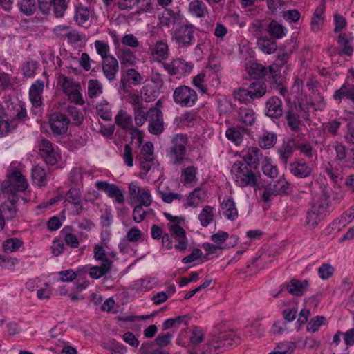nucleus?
I'll return each instance as SVG.
<instances>
[{"label":"nucleus","mask_w":354,"mask_h":354,"mask_svg":"<svg viewBox=\"0 0 354 354\" xmlns=\"http://www.w3.org/2000/svg\"><path fill=\"white\" fill-rule=\"evenodd\" d=\"M329 198L330 195L323 189L319 197L313 201L306 215L305 226L308 229H315L329 213Z\"/></svg>","instance_id":"f257e3e1"},{"label":"nucleus","mask_w":354,"mask_h":354,"mask_svg":"<svg viewBox=\"0 0 354 354\" xmlns=\"http://www.w3.org/2000/svg\"><path fill=\"white\" fill-rule=\"evenodd\" d=\"M17 166L16 162H12L8 169V179L3 181L1 186V190L4 194H16V192H24L28 186L25 176Z\"/></svg>","instance_id":"f03ea898"},{"label":"nucleus","mask_w":354,"mask_h":354,"mask_svg":"<svg viewBox=\"0 0 354 354\" xmlns=\"http://www.w3.org/2000/svg\"><path fill=\"white\" fill-rule=\"evenodd\" d=\"M231 173L239 187H254L257 184V176L243 162H235L231 168Z\"/></svg>","instance_id":"7ed1b4c3"},{"label":"nucleus","mask_w":354,"mask_h":354,"mask_svg":"<svg viewBox=\"0 0 354 354\" xmlns=\"http://www.w3.org/2000/svg\"><path fill=\"white\" fill-rule=\"evenodd\" d=\"M239 339L232 331L216 332L209 337L208 346L209 354L214 352H223L237 344Z\"/></svg>","instance_id":"20e7f679"},{"label":"nucleus","mask_w":354,"mask_h":354,"mask_svg":"<svg viewBox=\"0 0 354 354\" xmlns=\"http://www.w3.org/2000/svg\"><path fill=\"white\" fill-rule=\"evenodd\" d=\"M187 143L188 137L185 134H176L171 138V145L167 150V154L173 165H180L183 163L187 152Z\"/></svg>","instance_id":"39448f33"},{"label":"nucleus","mask_w":354,"mask_h":354,"mask_svg":"<svg viewBox=\"0 0 354 354\" xmlns=\"http://www.w3.org/2000/svg\"><path fill=\"white\" fill-rule=\"evenodd\" d=\"M195 27L191 24H179L171 33V41L178 48H187L194 44Z\"/></svg>","instance_id":"423d86ee"},{"label":"nucleus","mask_w":354,"mask_h":354,"mask_svg":"<svg viewBox=\"0 0 354 354\" xmlns=\"http://www.w3.org/2000/svg\"><path fill=\"white\" fill-rule=\"evenodd\" d=\"M174 102L182 107H192L198 100L196 92L187 86L177 87L173 93Z\"/></svg>","instance_id":"0eeeda50"},{"label":"nucleus","mask_w":354,"mask_h":354,"mask_svg":"<svg viewBox=\"0 0 354 354\" xmlns=\"http://www.w3.org/2000/svg\"><path fill=\"white\" fill-rule=\"evenodd\" d=\"M40 155L46 163L54 165L59 158L57 148L51 142L46 138L41 139L39 142Z\"/></svg>","instance_id":"6e6552de"},{"label":"nucleus","mask_w":354,"mask_h":354,"mask_svg":"<svg viewBox=\"0 0 354 354\" xmlns=\"http://www.w3.org/2000/svg\"><path fill=\"white\" fill-rule=\"evenodd\" d=\"M95 187L99 190L104 192L115 203L118 204H123L124 203V190L117 185L109 183L106 181H97L95 183Z\"/></svg>","instance_id":"1a4fd4ad"},{"label":"nucleus","mask_w":354,"mask_h":354,"mask_svg":"<svg viewBox=\"0 0 354 354\" xmlns=\"http://www.w3.org/2000/svg\"><path fill=\"white\" fill-rule=\"evenodd\" d=\"M164 68L171 75L183 76L191 73L193 65L181 58L173 59L168 63H163Z\"/></svg>","instance_id":"9d476101"},{"label":"nucleus","mask_w":354,"mask_h":354,"mask_svg":"<svg viewBox=\"0 0 354 354\" xmlns=\"http://www.w3.org/2000/svg\"><path fill=\"white\" fill-rule=\"evenodd\" d=\"M349 73L353 78L346 80L341 87L335 91L333 95L334 100L338 103H340L343 99H347L354 104V70L351 69Z\"/></svg>","instance_id":"9b49d317"},{"label":"nucleus","mask_w":354,"mask_h":354,"mask_svg":"<svg viewBox=\"0 0 354 354\" xmlns=\"http://www.w3.org/2000/svg\"><path fill=\"white\" fill-rule=\"evenodd\" d=\"M185 20V17L179 9L165 8L159 15V24L164 27H169L171 24H180Z\"/></svg>","instance_id":"f8f14e48"},{"label":"nucleus","mask_w":354,"mask_h":354,"mask_svg":"<svg viewBox=\"0 0 354 354\" xmlns=\"http://www.w3.org/2000/svg\"><path fill=\"white\" fill-rule=\"evenodd\" d=\"M241 156L245 162L244 163L254 169H257L258 165L265 159L262 151L257 147H250L243 150Z\"/></svg>","instance_id":"ddd939ff"},{"label":"nucleus","mask_w":354,"mask_h":354,"mask_svg":"<svg viewBox=\"0 0 354 354\" xmlns=\"http://www.w3.org/2000/svg\"><path fill=\"white\" fill-rule=\"evenodd\" d=\"M69 120L61 113H54L50 115V127L55 136L65 134L68 130Z\"/></svg>","instance_id":"4468645a"},{"label":"nucleus","mask_w":354,"mask_h":354,"mask_svg":"<svg viewBox=\"0 0 354 354\" xmlns=\"http://www.w3.org/2000/svg\"><path fill=\"white\" fill-rule=\"evenodd\" d=\"M102 69L104 76L108 81L113 82L115 80L119 71L118 59L113 56L102 60Z\"/></svg>","instance_id":"2eb2a0df"},{"label":"nucleus","mask_w":354,"mask_h":354,"mask_svg":"<svg viewBox=\"0 0 354 354\" xmlns=\"http://www.w3.org/2000/svg\"><path fill=\"white\" fill-rule=\"evenodd\" d=\"M171 236L178 242L174 245L176 250L184 251L187 246V239L185 230L176 223H169L168 225Z\"/></svg>","instance_id":"dca6fc26"},{"label":"nucleus","mask_w":354,"mask_h":354,"mask_svg":"<svg viewBox=\"0 0 354 354\" xmlns=\"http://www.w3.org/2000/svg\"><path fill=\"white\" fill-rule=\"evenodd\" d=\"M151 116L148 130L153 135H160L164 130L163 115L162 111L156 108H151Z\"/></svg>","instance_id":"f3484780"},{"label":"nucleus","mask_w":354,"mask_h":354,"mask_svg":"<svg viewBox=\"0 0 354 354\" xmlns=\"http://www.w3.org/2000/svg\"><path fill=\"white\" fill-rule=\"evenodd\" d=\"M44 88V82L38 80L33 83L29 89V100L33 107L37 108L43 105L42 94Z\"/></svg>","instance_id":"a211bd4d"},{"label":"nucleus","mask_w":354,"mask_h":354,"mask_svg":"<svg viewBox=\"0 0 354 354\" xmlns=\"http://www.w3.org/2000/svg\"><path fill=\"white\" fill-rule=\"evenodd\" d=\"M290 173L297 178H304L312 173V168L303 159L297 160L289 165Z\"/></svg>","instance_id":"6ab92c4d"},{"label":"nucleus","mask_w":354,"mask_h":354,"mask_svg":"<svg viewBox=\"0 0 354 354\" xmlns=\"http://www.w3.org/2000/svg\"><path fill=\"white\" fill-rule=\"evenodd\" d=\"M149 49L151 55L158 62H162L169 57V46L166 39L157 41Z\"/></svg>","instance_id":"aec40b11"},{"label":"nucleus","mask_w":354,"mask_h":354,"mask_svg":"<svg viewBox=\"0 0 354 354\" xmlns=\"http://www.w3.org/2000/svg\"><path fill=\"white\" fill-rule=\"evenodd\" d=\"M115 122L122 129L130 131L131 134L139 132V130L133 125L131 115L123 110L119 111L115 116Z\"/></svg>","instance_id":"412c9836"},{"label":"nucleus","mask_w":354,"mask_h":354,"mask_svg":"<svg viewBox=\"0 0 354 354\" xmlns=\"http://www.w3.org/2000/svg\"><path fill=\"white\" fill-rule=\"evenodd\" d=\"M19 197L16 194L9 195L8 200L0 206V209L7 219L13 218L17 212V203Z\"/></svg>","instance_id":"4be33fe9"},{"label":"nucleus","mask_w":354,"mask_h":354,"mask_svg":"<svg viewBox=\"0 0 354 354\" xmlns=\"http://www.w3.org/2000/svg\"><path fill=\"white\" fill-rule=\"evenodd\" d=\"M136 50L127 47H121L118 49V57L121 65L125 67L132 66L136 64Z\"/></svg>","instance_id":"5701e85b"},{"label":"nucleus","mask_w":354,"mask_h":354,"mask_svg":"<svg viewBox=\"0 0 354 354\" xmlns=\"http://www.w3.org/2000/svg\"><path fill=\"white\" fill-rule=\"evenodd\" d=\"M266 115L272 118H279L283 114L282 101L277 97L270 98L266 102Z\"/></svg>","instance_id":"b1692460"},{"label":"nucleus","mask_w":354,"mask_h":354,"mask_svg":"<svg viewBox=\"0 0 354 354\" xmlns=\"http://www.w3.org/2000/svg\"><path fill=\"white\" fill-rule=\"evenodd\" d=\"M309 281L308 280L292 279L287 285V290L294 296L299 297L303 295L309 289Z\"/></svg>","instance_id":"393cba45"},{"label":"nucleus","mask_w":354,"mask_h":354,"mask_svg":"<svg viewBox=\"0 0 354 354\" xmlns=\"http://www.w3.org/2000/svg\"><path fill=\"white\" fill-rule=\"evenodd\" d=\"M189 12L197 17L204 18L209 16V11L206 4L201 0H194L189 3Z\"/></svg>","instance_id":"a878e982"},{"label":"nucleus","mask_w":354,"mask_h":354,"mask_svg":"<svg viewBox=\"0 0 354 354\" xmlns=\"http://www.w3.org/2000/svg\"><path fill=\"white\" fill-rule=\"evenodd\" d=\"M140 93L142 100L146 102H151L159 96L160 90L155 82H149L142 88Z\"/></svg>","instance_id":"bb28decb"},{"label":"nucleus","mask_w":354,"mask_h":354,"mask_svg":"<svg viewBox=\"0 0 354 354\" xmlns=\"http://www.w3.org/2000/svg\"><path fill=\"white\" fill-rule=\"evenodd\" d=\"M207 198V192L204 189L198 187L193 190L187 196L185 206L196 207Z\"/></svg>","instance_id":"cd10ccee"},{"label":"nucleus","mask_w":354,"mask_h":354,"mask_svg":"<svg viewBox=\"0 0 354 354\" xmlns=\"http://www.w3.org/2000/svg\"><path fill=\"white\" fill-rule=\"evenodd\" d=\"M58 84L62 88L63 92L66 95H69L73 91H76L80 88V84L75 82L73 78L66 77L64 74H59L58 76Z\"/></svg>","instance_id":"c85d7f7f"},{"label":"nucleus","mask_w":354,"mask_h":354,"mask_svg":"<svg viewBox=\"0 0 354 354\" xmlns=\"http://www.w3.org/2000/svg\"><path fill=\"white\" fill-rule=\"evenodd\" d=\"M250 99L254 100L264 96L267 92V86L265 82L261 81H254L250 84L248 86Z\"/></svg>","instance_id":"c756f323"},{"label":"nucleus","mask_w":354,"mask_h":354,"mask_svg":"<svg viewBox=\"0 0 354 354\" xmlns=\"http://www.w3.org/2000/svg\"><path fill=\"white\" fill-rule=\"evenodd\" d=\"M112 265L113 261H105L100 266H93L89 270V276L93 279H98L111 272Z\"/></svg>","instance_id":"7c9ffc66"},{"label":"nucleus","mask_w":354,"mask_h":354,"mask_svg":"<svg viewBox=\"0 0 354 354\" xmlns=\"http://www.w3.org/2000/svg\"><path fill=\"white\" fill-rule=\"evenodd\" d=\"M259 48L266 54L274 53L277 48L275 40L267 36H261L257 39Z\"/></svg>","instance_id":"2f4dec72"},{"label":"nucleus","mask_w":354,"mask_h":354,"mask_svg":"<svg viewBox=\"0 0 354 354\" xmlns=\"http://www.w3.org/2000/svg\"><path fill=\"white\" fill-rule=\"evenodd\" d=\"M324 18V5L322 3L316 8L312 17L310 26L313 32H318L321 29Z\"/></svg>","instance_id":"473e14b6"},{"label":"nucleus","mask_w":354,"mask_h":354,"mask_svg":"<svg viewBox=\"0 0 354 354\" xmlns=\"http://www.w3.org/2000/svg\"><path fill=\"white\" fill-rule=\"evenodd\" d=\"M267 32L274 39L283 38L286 35V28L275 20H272L266 28Z\"/></svg>","instance_id":"72a5a7b5"},{"label":"nucleus","mask_w":354,"mask_h":354,"mask_svg":"<svg viewBox=\"0 0 354 354\" xmlns=\"http://www.w3.org/2000/svg\"><path fill=\"white\" fill-rule=\"evenodd\" d=\"M31 176L33 183L38 186L44 187L47 185V174L42 167L39 165L34 166L31 170Z\"/></svg>","instance_id":"f704fd0d"},{"label":"nucleus","mask_w":354,"mask_h":354,"mask_svg":"<svg viewBox=\"0 0 354 354\" xmlns=\"http://www.w3.org/2000/svg\"><path fill=\"white\" fill-rule=\"evenodd\" d=\"M91 12L87 7L77 6L74 19L77 25L87 27L89 24Z\"/></svg>","instance_id":"c9c22d12"},{"label":"nucleus","mask_w":354,"mask_h":354,"mask_svg":"<svg viewBox=\"0 0 354 354\" xmlns=\"http://www.w3.org/2000/svg\"><path fill=\"white\" fill-rule=\"evenodd\" d=\"M197 169L194 166H189L182 170L180 178L185 186L193 187L195 185Z\"/></svg>","instance_id":"e433bc0d"},{"label":"nucleus","mask_w":354,"mask_h":354,"mask_svg":"<svg viewBox=\"0 0 354 354\" xmlns=\"http://www.w3.org/2000/svg\"><path fill=\"white\" fill-rule=\"evenodd\" d=\"M66 201L75 205L77 214L82 210V196L79 189L71 188L66 194Z\"/></svg>","instance_id":"4c0bfd02"},{"label":"nucleus","mask_w":354,"mask_h":354,"mask_svg":"<svg viewBox=\"0 0 354 354\" xmlns=\"http://www.w3.org/2000/svg\"><path fill=\"white\" fill-rule=\"evenodd\" d=\"M221 207L223 214L229 220L234 221L237 217L238 211L232 199H224Z\"/></svg>","instance_id":"58836bf2"},{"label":"nucleus","mask_w":354,"mask_h":354,"mask_svg":"<svg viewBox=\"0 0 354 354\" xmlns=\"http://www.w3.org/2000/svg\"><path fill=\"white\" fill-rule=\"evenodd\" d=\"M287 124L293 132H299L301 129V122L299 115L293 110H289L286 114Z\"/></svg>","instance_id":"ea45409f"},{"label":"nucleus","mask_w":354,"mask_h":354,"mask_svg":"<svg viewBox=\"0 0 354 354\" xmlns=\"http://www.w3.org/2000/svg\"><path fill=\"white\" fill-rule=\"evenodd\" d=\"M247 71L253 79H259L266 76L267 68L261 64L251 62L247 66Z\"/></svg>","instance_id":"a19ab883"},{"label":"nucleus","mask_w":354,"mask_h":354,"mask_svg":"<svg viewBox=\"0 0 354 354\" xmlns=\"http://www.w3.org/2000/svg\"><path fill=\"white\" fill-rule=\"evenodd\" d=\"M244 131L245 129L242 127H230L227 129L225 136L229 140L239 145L243 142Z\"/></svg>","instance_id":"79ce46f5"},{"label":"nucleus","mask_w":354,"mask_h":354,"mask_svg":"<svg viewBox=\"0 0 354 354\" xmlns=\"http://www.w3.org/2000/svg\"><path fill=\"white\" fill-rule=\"evenodd\" d=\"M239 118L240 122L245 125L251 126L254 124L256 121V115L253 109L241 107L239 111Z\"/></svg>","instance_id":"37998d69"},{"label":"nucleus","mask_w":354,"mask_h":354,"mask_svg":"<svg viewBox=\"0 0 354 354\" xmlns=\"http://www.w3.org/2000/svg\"><path fill=\"white\" fill-rule=\"evenodd\" d=\"M214 208L209 205L205 206L198 215V219L203 227H207L214 220Z\"/></svg>","instance_id":"c03bdc74"},{"label":"nucleus","mask_w":354,"mask_h":354,"mask_svg":"<svg viewBox=\"0 0 354 354\" xmlns=\"http://www.w3.org/2000/svg\"><path fill=\"white\" fill-rule=\"evenodd\" d=\"M144 107L135 108L133 111L134 120L137 127L142 126L147 120H149L152 113L151 109L145 111Z\"/></svg>","instance_id":"a18cd8bd"},{"label":"nucleus","mask_w":354,"mask_h":354,"mask_svg":"<svg viewBox=\"0 0 354 354\" xmlns=\"http://www.w3.org/2000/svg\"><path fill=\"white\" fill-rule=\"evenodd\" d=\"M326 149L328 150H335L336 152V159L344 162H346L347 148L338 141L329 144Z\"/></svg>","instance_id":"49530a36"},{"label":"nucleus","mask_w":354,"mask_h":354,"mask_svg":"<svg viewBox=\"0 0 354 354\" xmlns=\"http://www.w3.org/2000/svg\"><path fill=\"white\" fill-rule=\"evenodd\" d=\"M277 140L275 133L265 132L259 137L258 142L261 148L267 149L272 148L275 145Z\"/></svg>","instance_id":"de8ad7c7"},{"label":"nucleus","mask_w":354,"mask_h":354,"mask_svg":"<svg viewBox=\"0 0 354 354\" xmlns=\"http://www.w3.org/2000/svg\"><path fill=\"white\" fill-rule=\"evenodd\" d=\"M103 92L102 83L97 80H90L88 82V96L91 99L99 97Z\"/></svg>","instance_id":"09e8293b"},{"label":"nucleus","mask_w":354,"mask_h":354,"mask_svg":"<svg viewBox=\"0 0 354 354\" xmlns=\"http://www.w3.org/2000/svg\"><path fill=\"white\" fill-rule=\"evenodd\" d=\"M261 164V170L266 176L271 178H276L278 176V169L276 165H272L270 158L265 156V159Z\"/></svg>","instance_id":"8fccbe9b"},{"label":"nucleus","mask_w":354,"mask_h":354,"mask_svg":"<svg viewBox=\"0 0 354 354\" xmlns=\"http://www.w3.org/2000/svg\"><path fill=\"white\" fill-rule=\"evenodd\" d=\"M155 165L154 158H141L140 162V178H145L151 169H155Z\"/></svg>","instance_id":"3c124183"},{"label":"nucleus","mask_w":354,"mask_h":354,"mask_svg":"<svg viewBox=\"0 0 354 354\" xmlns=\"http://www.w3.org/2000/svg\"><path fill=\"white\" fill-rule=\"evenodd\" d=\"M278 153L282 162L286 164L288 159L292 156L293 153L292 145L290 142H283V144L279 147Z\"/></svg>","instance_id":"603ef678"},{"label":"nucleus","mask_w":354,"mask_h":354,"mask_svg":"<svg viewBox=\"0 0 354 354\" xmlns=\"http://www.w3.org/2000/svg\"><path fill=\"white\" fill-rule=\"evenodd\" d=\"M97 53L100 55L102 60H104L109 57H113L109 54L110 47L104 41L97 40L94 43Z\"/></svg>","instance_id":"864d4df0"},{"label":"nucleus","mask_w":354,"mask_h":354,"mask_svg":"<svg viewBox=\"0 0 354 354\" xmlns=\"http://www.w3.org/2000/svg\"><path fill=\"white\" fill-rule=\"evenodd\" d=\"M21 12L26 16H30L36 10L35 0H19L18 2Z\"/></svg>","instance_id":"5fc2aeb1"},{"label":"nucleus","mask_w":354,"mask_h":354,"mask_svg":"<svg viewBox=\"0 0 354 354\" xmlns=\"http://www.w3.org/2000/svg\"><path fill=\"white\" fill-rule=\"evenodd\" d=\"M52 6L55 16L57 18H61L64 17L68 8V3L66 0H53Z\"/></svg>","instance_id":"6e6d98bb"},{"label":"nucleus","mask_w":354,"mask_h":354,"mask_svg":"<svg viewBox=\"0 0 354 354\" xmlns=\"http://www.w3.org/2000/svg\"><path fill=\"white\" fill-rule=\"evenodd\" d=\"M23 245V242L17 238H12L6 240L3 243V248L6 252H15Z\"/></svg>","instance_id":"4d7b16f0"},{"label":"nucleus","mask_w":354,"mask_h":354,"mask_svg":"<svg viewBox=\"0 0 354 354\" xmlns=\"http://www.w3.org/2000/svg\"><path fill=\"white\" fill-rule=\"evenodd\" d=\"M326 319L324 316H316L310 319L308 322L306 329L308 332L315 333L322 326L325 325Z\"/></svg>","instance_id":"13d9d810"},{"label":"nucleus","mask_w":354,"mask_h":354,"mask_svg":"<svg viewBox=\"0 0 354 354\" xmlns=\"http://www.w3.org/2000/svg\"><path fill=\"white\" fill-rule=\"evenodd\" d=\"M17 127V124L9 121L8 119L0 118V138L7 136Z\"/></svg>","instance_id":"bf43d9fd"},{"label":"nucleus","mask_w":354,"mask_h":354,"mask_svg":"<svg viewBox=\"0 0 354 354\" xmlns=\"http://www.w3.org/2000/svg\"><path fill=\"white\" fill-rule=\"evenodd\" d=\"M136 7L138 14L151 12L153 10V0H136Z\"/></svg>","instance_id":"052dcab7"},{"label":"nucleus","mask_w":354,"mask_h":354,"mask_svg":"<svg viewBox=\"0 0 354 354\" xmlns=\"http://www.w3.org/2000/svg\"><path fill=\"white\" fill-rule=\"evenodd\" d=\"M121 43L124 46V47H129L131 49L136 48L140 44L137 37L131 33L124 35L121 38Z\"/></svg>","instance_id":"680f3d73"},{"label":"nucleus","mask_w":354,"mask_h":354,"mask_svg":"<svg viewBox=\"0 0 354 354\" xmlns=\"http://www.w3.org/2000/svg\"><path fill=\"white\" fill-rule=\"evenodd\" d=\"M205 338L204 332L203 330L198 327H194L189 337L190 343L193 346H196L201 344Z\"/></svg>","instance_id":"e2e57ef3"},{"label":"nucleus","mask_w":354,"mask_h":354,"mask_svg":"<svg viewBox=\"0 0 354 354\" xmlns=\"http://www.w3.org/2000/svg\"><path fill=\"white\" fill-rule=\"evenodd\" d=\"M296 148L306 158H312L316 153L313 146L309 142L298 143Z\"/></svg>","instance_id":"0e129e2a"},{"label":"nucleus","mask_w":354,"mask_h":354,"mask_svg":"<svg viewBox=\"0 0 354 354\" xmlns=\"http://www.w3.org/2000/svg\"><path fill=\"white\" fill-rule=\"evenodd\" d=\"M93 258L96 261H101L104 263L105 261H112L107 257V254L103 245L96 244L93 247Z\"/></svg>","instance_id":"69168bd1"},{"label":"nucleus","mask_w":354,"mask_h":354,"mask_svg":"<svg viewBox=\"0 0 354 354\" xmlns=\"http://www.w3.org/2000/svg\"><path fill=\"white\" fill-rule=\"evenodd\" d=\"M136 201H139V205H142V206L149 207L152 202V198L149 189L147 188L142 189Z\"/></svg>","instance_id":"338daca9"},{"label":"nucleus","mask_w":354,"mask_h":354,"mask_svg":"<svg viewBox=\"0 0 354 354\" xmlns=\"http://www.w3.org/2000/svg\"><path fill=\"white\" fill-rule=\"evenodd\" d=\"M342 122L338 119L328 121L324 124V129L332 136H337Z\"/></svg>","instance_id":"774afa93"}]
</instances>
